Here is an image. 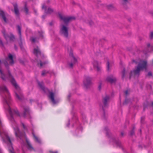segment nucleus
<instances>
[{
	"label": "nucleus",
	"instance_id": "21",
	"mask_svg": "<svg viewBox=\"0 0 153 153\" xmlns=\"http://www.w3.org/2000/svg\"><path fill=\"white\" fill-rule=\"evenodd\" d=\"M135 128V126H133L132 129L130 131V135L133 136L135 134L134 130Z\"/></svg>",
	"mask_w": 153,
	"mask_h": 153
},
{
	"label": "nucleus",
	"instance_id": "12",
	"mask_svg": "<svg viewBox=\"0 0 153 153\" xmlns=\"http://www.w3.org/2000/svg\"><path fill=\"white\" fill-rule=\"evenodd\" d=\"M7 60L10 65H12L14 63V62L13 60V56L11 54H9L8 55V58Z\"/></svg>",
	"mask_w": 153,
	"mask_h": 153
},
{
	"label": "nucleus",
	"instance_id": "31",
	"mask_svg": "<svg viewBox=\"0 0 153 153\" xmlns=\"http://www.w3.org/2000/svg\"><path fill=\"white\" fill-rule=\"evenodd\" d=\"M149 105V102L148 101H146V102L144 103L143 104V107L146 106V108H147Z\"/></svg>",
	"mask_w": 153,
	"mask_h": 153
},
{
	"label": "nucleus",
	"instance_id": "33",
	"mask_svg": "<svg viewBox=\"0 0 153 153\" xmlns=\"http://www.w3.org/2000/svg\"><path fill=\"white\" fill-rule=\"evenodd\" d=\"M21 125L25 130L27 129V127L26 125L23 123H21Z\"/></svg>",
	"mask_w": 153,
	"mask_h": 153
},
{
	"label": "nucleus",
	"instance_id": "2",
	"mask_svg": "<svg viewBox=\"0 0 153 153\" xmlns=\"http://www.w3.org/2000/svg\"><path fill=\"white\" fill-rule=\"evenodd\" d=\"M58 15L60 19L62 20L65 25H62L60 29L59 33L60 35L63 36L66 38L68 37V26L69 23L73 20L75 19V17L73 16H63L60 13H59Z\"/></svg>",
	"mask_w": 153,
	"mask_h": 153
},
{
	"label": "nucleus",
	"instance_id": "47",
	"mask_svg": "<svg viewBox=\"0 0 153 153\" xmlns=\"http://www.w3.org/2000/svg\"><path fill=\"white\" fill-rule=\"evenodd\" d=\"M4 64L6 66L8 64L7 62V61H5V62H4Z\"/></svg>",
	"mask_w": 153,
	"mask_h": 153
},
{
	"label": "nucleus",
	"instance_id": "57",
	"mask_svg": "<svg viewBox=\"0 0 153 153\" xmlns=\"http://www.w3.org/2000/svg\"><path fill=\"white\" fill-rule=\"evenodd\" d=\"M151 106L153 108V102H152V105H151Z\"/></svg>",
	"mask_w": 153,
	"mask_h": 153
},
{
	"label": "nucleus",
	"instance_id": "34",
	"mask_svg": "<svg viewBox=\"0 0 153 153\" xmlns=\"http://www.w3.org/2000/svg\"><path fill=\"white\" fill-rule=\"evenodd\" d=\"M36 39L35 38L31 37L30 38V40L32 42H35L36 41Z\"/></svg>",
	"mask_w": 153,
	"mask_h": 153
},
{
	"label": "nucleus",
	"instance_id": "9",
	"mask_svg": "<svg viewBox=\"0 0 153 153\" xmlns=\"http://www.w3.org/2000/svg\"><path fill=\"white\" fill-rule=\"evenodd\" d=\"M47 6L45 4H43L42 8L45 10V12L46 14H51L53 12L54 10L53 9L49 7L47 9Z\"/></svg>",
	"mask_w": 153,
	"mask_h": 153
},
{
	"label": "nucleus",
	"instance_id": "51",
	"mask_svg": "<svg viewBox=\"0 0 153 153\" xmlns=\"http://www.w3.org/2000/svg\"><path fill=\"white\" fill-rule=\"evenodd\" d=\"M70 125V121L69 120L68 121V122L67 125V126H69V125Z\"/></svg>",
	"mask_w": 153,
	"mask_h": 153
},
{
	"label": "nucleus",
	"instance_id": "20",
	"mask_svg": "<svg viewBox=\"0 0 153 153\" xmlns=\"http://www.w3.org/2000/svg\"><path fill=\"white\" fill-rule=\"evenodd\" d=\"M17 30L18 31L19 34V39L21 41L22 40V37L21 34V27L19 25L17 26Z\"/></svg>",
	"mask_w": 153,
	"mask_h": 153
},
{
	"label": "nucleus",
	"instance_id": "32",
	"mask_svg": "<svg viewBox=\"0 0 153 153\" xmlns=\"http://www.w3.org/2000/svg\"><path fill=\"white\" fill-rule=\"evenodd\" d=\"M46 62H42L41 61H40V65L41 67H42V66L43 65H45L46 64Z\"/></svg>",
	"mask_w": 153,
	"mask_h": 153
},
{
	"label": "nucleus",
	"instance_id": "54",
	"mask_svg": "<svg viewBox=\"0 0 153 153\" xmlns=\"http://www.w3.org/2000/svg\"><path fill=\"white\" fill-rule=\"evenodd\" d=\"M146 108V106H145V107H143V111H145V109Z\"/></svg>",
	"mask_w": 153,
	"mask_h": 153
},
{
	"label": "nucleus",
	"instance_id": "52",
	"mask_svg": "<svg viewBox=\"0 0 153 153\" xmlns=\"http://www.w3.org/2000/svg\"><path fill=\"white\" fill-rule=\"evenodd\" d=\"M148 47H149L150 46V44L149 43L147 45Z\"/></svg>",
	"mask_w": 153,
	"mask_h": 153
},
{
	"label": "nucleus",
	"instance_id": "41",
	"mask_svg": "<svg viewBox=\"0 0 153 153\" xmlns=\"http://www.w3.org/2000/svg\"><path fill=\"white\" fill-rule=\"evenodd\" d=\"M150 39H152L153 38V32H152L150 35Z\"/></svg>",
	"mask_w": 153,
	"mask_h": 153
},
{
	"label": "nucleus",
	"instance_id": "60",
	"mask_svg": "<svg viewBox=\"0 0 153 153\" xmlns=\"http://www.w3.org/2000/svg\"><path fill=\"white\" fill-rule=\"evenodd\" d=\"M140 132H141V129H140Z\"/></svg>",
	"mask_w": 153,
	"mask_h": 153
},
{
	"label": "nucleus",
	"instance_id": "30",
	"mask_svg": "<svg viewBox=\"0 0 153 153\" xmlns=\"http://www.w3.org/2000/svg\"><path fill=\"white\" fill-rule=\"evenodd\" d=\"M145 116H143V117H141V120H140V122H141V123L143 124L144 123V121L145 120Z\"/></svg>",
	"mask_w": 153,
	"mask_h": 153
},
{
	"label": "nucleus",
	"instance_id": "62",
	"mask_svg": "<svg viewBox=\"0 0 153 153\" xmlns=\"http://www.w3.org/2000/svg\"><path fill=\"white\" fill-rule=\"evenodd\" d=\"M128 20H129V21H130V19H128Z\"/></svg>",
	"mask_w": 153,
	"mask_h": 153
},
{
	"label": "nucleus",
	"instance_id": "7",
	"mask_svg": "<svg viewBox=\"0 0 153 153\" xmlns=\"http://www.w3.org/2000/svg\"><path fill=\"white\" fill-rule=\"evenodd\" d=\"M92 79L89 76H85L83 81L84 85L86 89L90 88L92 84Z\"/></svg>",
	"mask_w": 153,
	"mask_h": 153
},
{
	"label": "nucleus",
	"instance_id": "53",
	"mask_svg": "<svg viewBox=\"0 0 153 153\" xmlns=\"http://www.w3.org/2000/svg\"><path fill=\"white\" fill-rule=\"evenodd\" d=\"M121 135L123 137L124 135V133L123 132H121Z\"/></svg>",
	"mask_w": 153,
	"mask_h": 153
},
{
	"label": "nucleus",
	"instance_id": "5",
	"mask_svg": "<svg viewBox=\"0 0 153 153\" xmlns=\"http://www.w3.org/2000/svg\"><path fill=\"white\" fill-rule=\"evenodd\" d=\"M39 87L45 93H46L47 92L49 93L48 95V97L50 99L54 104H56L57 102L54 99L55 93L52 91L51 92L50 90L47 88H45L44 83H41L39 82Z\"/></svg>",
	"mask_w": 153,
	"mask_h": 153
},
{
	"label": "nucleus",
	"instance_id": "22",
	"mask_svg": "<svg viewBox=\"0 0 153 153\" xmlns=\"http://www.w3.org/2000/svg\"><path fill=\"white\" fill-rule=\"evenodd\" d=\"M131 102V100L127 98L126 97V99L125 101L123 103V105H126L128 104Z\"/></svg>",
	"mask_w": 153,
	"mask_h": 153
},
{
	"label": "nucleus",
	"instance_id": "63",
	"mask_svg": "<svg viewBox=\"0 0 153 153\" xmlns=\"http://www.w3.org/2000/svg\"><path fill=\"white\" fill-rule=\"evenodd\" d=\"M39 143H40V142L39 140Z\"/></svg>",
	"mask_w": 153,
	"mask_h": 153
},
{
	"label": "nucleus",
	"instance_id": "26",
	"mask_svg": "<svg viewBox=\"0 0 153 153\" xmlns=\"http://www.w3.org/2000/svg\"><path fill=\"white\" fill-rule=\"evenodd\" d=\"M107 8L109 10H111L114 8L112 4H110L107 6Z\"/></svg>",
	"mask_w": 153,
	"mask_h": 153
},
{
	"label": "nucleus",
	"instance_id": "38",
	"mask_svg": "<svg viewBox=\"0 0 153 153\" xmlns=\"http://www.w3.org/2000/svg\"><path fill=\"white\" fill-rule=\"evenodd\" d=\"M40 55L41 57L42 58H44V54L42 53L39 50V55Z\"/></svg>",
	"mask_w": 153,
	"mask_h": 153
},
{
	"label": "nucleus",
	"instance_id": "3",
	"mask_svg": "<svg viewBox=\"0 0 153 153\" xmlns=\"http://www.w3.org/2000/svg\"><path fill=\"white\" fill-rule=\"evenodd\" d=\"M0 73L1 74V77L3 80H10L11 83L16 89L15 92L16 98L19 100H22L23 98V95L22 91L20 88L17 84L14 78L11 75L10 73L9 72L7 77H6L1 69H0Z\"/></svg>",
	"mask_w": 153,
	"mask_h": 153
},
{
	"label": "nucleus",
	"instance_id": "43",
	"mask_svg": "<svg viewBox=\"0 0 153 153\" xmlns=\"http://www.w3.org/2000/svg\"><path fill=\"white\" fill-rule=\"evenodd\" d=\"M89 24L90 26H92L94 24V23L92 21H91L89 22Z\"/></svg>",
	"mask_w": 153,
	"mask_h": 153
},
{
	"label": "nucleus",
	"instance_id": "25",
	"mask_svg": "<svg viewBox=\"0 0 153 153\" xmlns=\"http://www.w3.org/2000/svg\"><path fill=\"white\" fill-rule=\"evenodd\" d=\"M43 32L42 31L39 32V38H40L42 39L44 38Z\"/></svg>",
	"mask_w": 153,
	"mask_h": 153
},
{
	"label": "nucleus",
	"instance_id": "11",
	"mask_svg": "<svg viewBox=\"0 0 153 153\" xmlns=\"http://www.w3.org/2000/svg\"><path fill=\"white\" fill-rule=\"evenodd\" d=\"M24 111L23 114V116L25 117L27 116H29L30 114V110L28 107L25 106L24 108Z\"/></svg>",
	"mask_w": 153,
	"mask_h": 153
},
{
	"label": "nucleus",
	"instance_id": "46",
	"mask_svg": "<svg viewBox=\"0 0 153 153\" xmlns=\"http://www.w3.org/2000/svg\"><path fill=\"white\" fill-rule=\"evenodd\" d=\"M127 49L129 51H131L132 50V49L131 48H128Z\"/></svg>",
	"mask_w": 153,
	"mask_h": 153
},
{
	"label": "nucleus",
	"instance_id": "42",
	"mask_svg": "<svg viewBox=\"0 0 153 153\" xmlns=\"http://www.w3.org/2000/svg\"><path fill=\"white\" fill-rule=\"evenodd\" d=\"M152 73L151 72L149 71L147 74V76H152Z\"/></svg>",
	"mask_w": 153,
	"mask_h": 153
},
{
	"label": "nucleus",
	"instance_id": "45",
	"mask_svg": "<svg viewBox=\"0 0 153 153\" xmlns=\"http://www.w3.org/2000/svg\"><path fill=\"white\" fill-rule=\"evenodd\" d=\"M132 63H134L136 64H137L138 63L136 61V60H135L134 59H133L132 60Z\"/></svg>",
	"mask_w": 153,
	"mask_h": 153
},
{
	"label": "nucleus",
	"instance_id": "61",
	"mask_svg": "<svg viewBox=\"0 0 153 153\" xmlns=\"http://www.w3.org/2000/svg\"><path fill=\"white\" fill-rule=\"evenodd\" d=\"M15 49H16V47L15 46Z\"/></svg>",
	"mask_w": 153,
	"mask_h": 153
},
{
	"label": "nucleus",
	"instance_id": "1",
	"mask_svg": "<svg viewBox=\"0 0 153 153\" xmlns=\"http://www.w3.org/2000/svg\"><path fill=\"white\" fill-rule=\"evenodd\" d=\"M0 91L4 94H2V96L4 102L7 105L6 109L10 114L9 119L12 123V126L14 129L15 135L17 137L20 139L22 137H25V135L20 132L17 125L14 120V117L15 116H19V114L17 110L12 108V107L10 105L11 99L7 89L5 86L2 85L0 86Z\"/></svg>",
	"mask_w": 153,
	"mask_h": 153
},
{
	"label": "nucleus",
	"instance_id": "10",
	"mask_svg": "<svg viewBox=\"0 0 153 153\" xmlns=\"http://www.w3.org/2000/svg\"><path fill=\"white\" fill-rule=\"evenodd\" d=\"M2 33L5 38L7 40L9 39L11 41H13L15 39V37L11 33H10L9 35L6 34L5 31L4 30H2Z\"/></svg>",
	"mask_w": 153,
	"mask_h": 153
},
{
	"label": "nucleus",
	"instance_id": "56",
	"mask_svg": "<svg viewBox=\"0 0 153 153\" xmlns=\"http://www.w3.org/2000/svg\"><path fill=\"white\" fill-rule=\"evenodd\" d=\"M70 97H71V95L70 94L68 95V99H69Z\"/></svg>",
	"mask_w": 153,
	"mask_h": 153
},
{
	"label": "nucleus",
	"instance_id": "18",
	"mask_svg": "<svg viewBox=\"0 0 153 153\" xmlns=\"http://www.w3.org/2000/svg\"><path fill=\"white\" fill-rule=\"evenodd\" d=\"M123 2L122 3V5L123 6L124 8L126 9L128 8L126 4L129 2L128 0H122Z\"/></svg>",
	"mask_w": 153,
	"mask_h": 153
},
{
	"label": "nucleus",
	"instance_id": "13",
	"mask_svg": "<svg viewBox=\"0 0 153 153\" xmlns=\"http://www.w3.org/2000/svg\"><path fill=\"white\" fill-rule=\"evenodd\" d=\"M112 141L115 143L117 146H119L120 148H121L122 150H123V149L121 146V143L120 141L119 140H117L115 138H113L111 139Z\"/></svg>",
	"mask_w": 153,
	"mask_h": 153
},
{
	"label": "nucleus",
	"instance_id": "23",
	"mask_svg": "<svg viewBox=\"0 0 153 153\" xmlns=\"http://www.w3.org/2000/svg\"><path fill=\"white\" fill-rule=\"evenodd\" d=\"M33 54L38 58V48H34L33 51Z\"/></svg>",
	"mask_w": 153,
	"mask_h": 153
},
{
	"label": "nucleus",
	"instance_id": "15",
	"mask_svg": "<svg viewBox=\"0 0 153 153\" xmlns=\"http://www.w3.org/2000/svg\"><path fill=\"white\" fill-rule=\"evenodd\" d=\"M14 7V10L15 14L17 15L18 16L19 14V10L18 8L17 5L16 4L13 5Z\"/></svg>",
	"mask_w": 153,
	"mask_h": 153
},
{
	"label": "nucleus",
	"instance_id": "4",
	"mask_svg": "<svg viewBox=\"0 0 153 153\" xmlns=\"http://www.w3.org/2000/svg\"><path fill=\"white\" fill-rule=\"evenodd\" d=\"M135 69L133 71H131L129 73V79H130L133 74L134 75L139 76L140 71L144 69L146 71L147 69V62L146 60H140L135 68Z\"/></svg>",
	"mask_w": 153,
	"mask_h": 153
},
{
	"label": "nucleus",
	"instance_id": "39",
	"mask_svg": "<svg viewBox=\"0 0 153 153\" xmlns=\"http://www.w3.org/2000/svg\"><path fill=\"white\" fill-rule=\"evenodd\" d=\"M73 62V60L72 61ZM75 63H71L69 64V66L71 68H72L73 67V64H74Z\"/></svg>",
	"mask_w": 153,
	"mask_h": 153
},
{
	"label": "nucleus",
	"instance_id": "36",
	"mask_svg": "<svg viewBox=\"0 0 153 153\" xmlns=\"http://www.w3.org/2000/svg\"><path fill=\"white\" fill-rule=\"evenodd\" d=\"M32 134L33 135V136L34 137V139H35V140L36 141H38V138L37 137H36L35 135V134L33 132L32 133Z\"/></svg>",
	"mask_w": 153,
	"mask_h": 153
},
{
	"label": "nucleus",
	"instance_id": "55",
	"mask_svg": "<svg viewBox=\"0 0 153 153\" xmlns=\"http://www.w3.org/2000/svg\"><path fill=\"white\" fill-rule=\"evenodd\" d=\"M138 146H139V148H142V146L141 145H139Z\"/></svg>",
	"mask_w": 153,
	"mask_h": 153
},
{
	"label": "nucleus",
	"instance_id": "14",
	"mask_svg": "<svg viewBox=\"0 0 153 153\" xmlns=\"http://www.w3.org/2000/svg\"><path fill=\"white\" fill-rule=\"evenodd\" d=\"M26 146L28 149L30 150H32L33 148L30 144L29 141L27 139H26Z\"/></svg>",
	"mask_w": 153,
	"mask_h": 153
},
{
	"label": "nucleus",
	"instance_id": "19",
	"mask_svg": "<svg viewBox=\"0 0 153 153\" xmlns=\"http://www.w3.org/2000/svg\"><path fill=\"white\" fill-rule=\"evenodd\" d=\"M93 64L94 67L97 68L98 71H99L100 69L98 65V62L97 61H94Z\"/></svg>",
	"mask_w": 153,
	"mask_h": 153
},
{
	"label": "nucleus",
	"instance_id": "49",
	"mask_svg": "<svg viewBox=\"0 0 153 153\" xmlns=\"http://www.w3.org/2000/svg\"><path fill=\"white\" fill-rule=\"evenodd\" d=\"M2 45V42L1 40V39H0V45Z\"/></svg>",
	"mask_w": 153,
	"mask_h": 153
},
{
	"label": "nucleus",
	"instance_id": "48",
	"mask_svg": "<svg viewBox=\"0 0 153 153\" xmlns=\"http://www.w3.org/2000/svg\"><path fill=\"white\" fill-rule=\"evenodd\" d=\"M46 16L45 15H43L42 16V18L44 19H45V17Z\"/></svg>",
	"mask_w": 153,
	"mask_h": 153
},
{
	"label": "nucleus",
	"instance_id": "28",
	"mask_svg": "<svg viewBox=\"0 0 153 153\" xmlns=\"http://www.w3.org/2000/svg\"><path fill=\"white\" fill-rule=\"evenodd\" d=\"M49 72L48 71H46L45 70H43L42 71V73L41 74V75L42 76H44L46 74L48 73Z\"/></svg>",
	"mask_w": 153,
	"mask_h": 153
},
{
	"label": "nucleus",
	"instance_id": "44",
	"mask_svg": "<svg viewBox=\"0 0 153 153\" xmlns=\"http://www.w3.org/2000/svg\"><path fill=\"white\" fill-rule=\"evenodd\" d=\"M53 21H52L51 22L49 23V25L50 26H52L53 25Z\"/></svg>",
	"mask_w": 153,
	"mask_h": 153
},
{
	"label": "nucleus",
	"instance_id": "37",
	"mask_svg": "<svg viewBox=\"0 0 153 153\" xmlns=\"http://www.w3.org/2000/svg\"><path fill=\"white\" fill-rule=\"evenodd\" d=\"M102 85V82H100V84L98 87V89L99 90V91H100L101 90Z\"/></svg>",
	"mask_w": 153,
	"mask_h": 153
},
{
	"label": "nucleus",
	"instance_id": "24",
	"mask_svg": "<svg viewBox=\"0 0 153 153\" xmlns=\"http://www.w3.org/2000/svg\"><path fill=\"white\" fill-rule=\"evenodd\" d=\"M125 73H126V70L124 68L123 69V70L122 71V78L123 80L124 79V78L125 76Z\"/></svg>",
	"mask_w": 153,
	"mask_h": 153
},
{
	"label": "nucleus",
	"instance_id": "6",
	"mask_svg": "<svg viewBox=\"0 0 153 153\" xmlns=\"http://www.w3.org/2000/svg\"><path fill=\"white\" fill-rule=\"evenodd\" d=\"M110 99V96L108 95H106L105 97H102V101L103 104V105L102 106V109L103 111V117L105 119H106V118L105 108L108 107Z\"/></svg>",
	"mask_w": 153,
	"mask_h": 153
},
{
	"label": "nucleus",
	"instance_id": "59",
	"mask_svg": "<svg viewBox=\"0 0 153 153\" xmlns=\"http://www.w3.org/2000/svg\"><path fill=\"white\" fill-rule=\"evenodd\" d=\"M20 45L21 48H22V45L21 44H20Z\"/></svg>",
	"mask_w": 153,
	"mask_h": 153
},
{
	"label": "nucleus",
	"instance_id": "17",
	"mask_svg": "<svg viewBox=\"0 0 153 153\" xmlns=\"http://www.w3.org/2000/svg\"><path fill=\"white\" fill-rule=\"evenodd\" d=\"M0 15L1 16L5 22H7V19L5 17L4 13L1 10H0Z\"/></svg>",
	"mask_w": 153,
	"mask_h": 153
},
{
	"label": "nucleus",
	"instance_id": "16",
	"mask_svg": "<svg viewBox=\"0 0 153 153\" xmlns=\"http://www.w3.org/2000/svg\"><path fill=\"white\" fill-rule=\"evenodd\" d=\"M69 55L70 56L72 57L73 60V63H76L77 62V59L74 56L72 51H70Z\"/></svg>",
	"mask_w": 153,
	"mask_h": 153
},
{
	"label": "nucleus",
	"instance_id": "58",
	"mask_svg": "<svg viewBox=\"0 0 153 153\" xmlns=\"http://www.w3.org/2000/svg\"><path fill=\"white\" fill-rule=\"evenodd\" d=\"M52 152L53 153H57V152Z\"/></svg>",
	"mask_w": 153,
	"mask_h": 153
},
{
	"label": "nucleus",
	"instance_id": "8",
	"mask_svg": "<svg viewBox=\"0 0 153 153\" xmlns=\"http://www.w3.org/2000/svg\"><path fill=\"white\" fill-rule=\"evenodd\" d=\"M106 81L111 84H115L117 79L113 75H110L107 76L106 79Z\"/></svg>",
	"mask_w": 153,
	"mask_h": 153
},
{
	"label": "nucleus",
	"instance_id": "27",
	"mask_svg": "<svg viewBox=\"0 0 153 153\" xmlns=\"http://www.w3.org/2000/svg\"><path fill=\"white\" fill-rule=\"evenodd\" d=\"M105 130L106 131V135L108 137H109V130L107 127H105Z\"/></svg>",
	"mask_w": 153,
	"mask_h": 153
},
{
	"label": "nucleus",
	"instance_id": "40",
	"mask_svg": "<svg viewBox=\"0 0 153 153\" xmlns=\"http://www.w3.org/2000/svg\"><path fill=\"white\" fill-rule=\"evenodd\" d=\"M107 70L108 71L109 69V62L108 61H107Z\"/></svg>",
	"mask_w": 153,
	"mask_h": 153
},
{
	"label": "nucleus",
	"instance_id": "35",
	"mask_svg": "<svg viewBox=\"0 0 153 153\" xmlns=\"http://www.w3.org/2000/svg\"><path fill=\"white\" fill-rule=\"evenodd\" d=\"M124 92L125 93V95H126V97H127V96L129 95V93L128 92V90H127L125 91H124Z\"/></svg>",
	"mask_w": 153,
	"mask_h": 153
},
{
	"label": "nucleus",
	"instance_id": "50",
	"mask_svg": "<svg viewBox=\"0 0 153 153\" xmlns=\"http://www.w3.org/2000/svg\"><path fill=\"white\" fill-rule=\"evenodd\" d=\"M50 1L49 0H48L46 1V3L48 4L50 3Z\"/></svg>",
	"mask_w": 153,
	"mask_h": 153
},
{
	"label": "nucleus",
	"instance_id": "29",
	"mask_svg": "<svg viewBox=\"0 0 153 153\" xmlns=\"http://www.w3.org/2000/svg\"><path fill=\"white\" fill-rule=\"evenodd\" d=\"M24 10L26 14L28 13V8L27 7L26 4H25V7L24 8Z\"/></svg>",
	"mask_w": 153,
	"mask_h": 153
}]
</instances>
